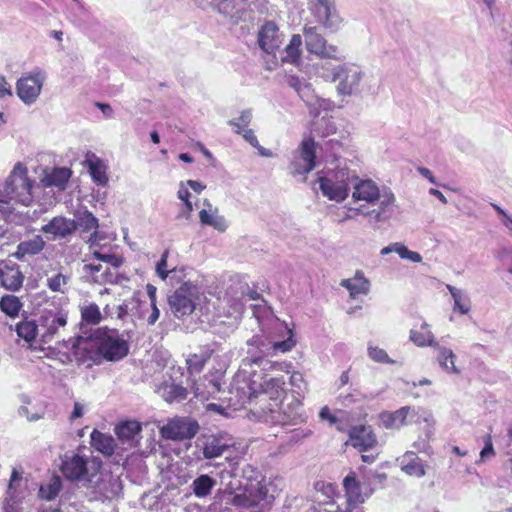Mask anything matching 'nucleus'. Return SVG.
<instances>
[{"instance_id": "2eb2a0df", "label": "nucleus", "mask_w": 512, "mask_h": 512, "mask_svg": "<svg viewBox=\"0 0 512 512\" xmlns=\"http://www.w3.org/2000/svg\"><path fill=\"white\" fill-rule=\"evenodd\" d=\"M46 235H50V240H70L76 232V226L72 219L64 216H55L40 230Z\"/></svg>"}, {"instance_id": "f704fd0d", "label": "nucleus", "mask_w": 512, "mask_h": 512, "mask_svg": "<svg viewBox=\"0 0 512 512\" xmlns=\"http://www.w3.org/2000/svg\"><path fill=\"white\" fill-rule=\"evenodd\" d=\"M400 463L402 470L410 476L422 477L425 475L424 467L414 452H406L402 456Z\"/></svg>"}, {"instance_id": "f3484780", "label": "nucleus", "mask_w": 512, "mask_h": 512, "mask_svg": "<svg viewBox=\"0 0 512 512\" xmlns=\"http://www.w3.org/2000/svg\"><path fill=\"white\" fill-rule=\"evenodd\" d=\"M66 324L67 315L63 312L48 311L43 314L41 316V327L43 329L41 342L44 344L50 343L59 333V329L65 327Z\"/></svg>"}, {"instance_id": "ddd939ff", "label": "nucleus", "mask_w": 512, "mask_h": 512, "mask_svg": "<svg viewBox=\"0 0 512 512\" xmlns=\"http://www.w3.org/2000/svg\"><path fill=\"white\" fill-rule=\"evenodd\" d=\"M305 46L308 52L320 58L337 59L338 47L328 45L325 38L318 33L317 27H304Z\"/></svg>"}, {"instance_id": "f03ea898", "label": "nucleus", "mask_w": 512, "mask_h": 512, "mask_svg": "<svg viewBox=\"0 0 512 512\" xmlns=\"http://www.w3.org/2000/svg\"><path fill=\"white\" fill-rule=\"evenodd\" d=\"M287 338L282 341H276L266 335H254L247 341V357L243 360V365L255 364L263 371L267 370H280L289 371L291 368L290 363L285 362H272L266 357L276 356L279 353H286L290 351L295 345L296 341L293 337V331L287 329Z\"/></svg>"}, {"instance_id": "f8f14e48", "label": "nucleus", "mask_w": 512, "mask_h": 512, "mask_svg": "<svg viewBox=\"0 0 512 512\" xmlns=\"http://www.w3.org/2000/svg\"><path fill=\"white\" fill-rule=\"evenodd\" d=\"M45 78L40 70L22 76L16 84L18 97L27 105L33 104L41 93Z\"/></svg>"}, {"instance_id": "39448f33", "label": "nucleus", "mask_w": 512, "mask_h": 512, "mask_svg": "<svg viewBox=\"0 0 512 512\" xmlns=\"http://www.w3.org/2000/svg\"><path fill=\"white\" fill-rule=\"evenodd\" d=\"M60 470L68 481L81 482L87 488L100 483L98 472H90L88 459L78 453H66L62 457Z\"/></svg>"}, {"instance_id": "9d476101", "label": "nucleus", "mask_w": 512, "mask_h": 512, "mask_svg": "<svg viewBox=\"0 0 512 512\" xmlns=\"http://www.w3.org/2000/svg\"><path fill=\"white\" fill-rule=\"evenodd\" d=\"M166 440L181 441L193 438L199 431L198 422L191 417H174L159 428Z\"/></svg>"}, {"instance_id": "de8ad7c7", "label": "nucleus", "mask_w": 512, "mask_h": 512, "mask_svg": "<svg viewBox=\"0 0 512 512\" xmlns=\"http://www.w3.org/2000/svg\"><path fill=\"white\" fill-rule=\"evenodd\" d=\"M70 277L62 273H57L54 276L48 277L46 280L47 287L52 292L64 294L67 291V285Z\"/></svg>"}, {"instance_id": "cd10ccee", "label": "nucleus", "mask_w": 512, "mask_h": 512, "mask_svg": "<svg viewBox=\"0 0 512 512\" xmlns=\"http://www.w3.org/2000/svg\"><path fill=\"white\" fill-rule=\"evenodd\" d=\"M118 439L129 446H135L140 439L141 425L137 421H125L115 429Z\"/></svg>"}, {"instance_id": "dca6fc26", "label": "nucleus", "mask_w": 512, "mask_h": 512, "mask_svg": "<svg viewBox=\"0 0 512 512\" xmlns=\"http://www.w3.org/2000/svg\"><path fill=\"white\" fill-rule=\"evenodd\" d=\"M234 445L227 435H208L201 439V451L205 459H213L223 455Z\"/></svg>"}, {"instance_id": "3c124183", "label": "nucleus", "mask_w": 512, "mask_h": 512, "mask_svg": "<svg viewBox=\"0 0 512 512\" xmlns=\"http://www.w3.org/2000/svg\"><path fill=\"white\" fill-rule=\"evenodd\" d=\"M367 351L368 356L377 363H394V361L388 356L387 352L384 349H381L377 346L369 345Z\"/></svg>"}, {"instance_id": "aec40b11", "label": "nucleus", "mask_w": 512, "mask_h": 512, "mask_svg": "<svg viewBox=\"0 0 512 512\" xmlns=\"http://www.w3.org/2000/svg\"><path fill=\"white\" fill-rule=\"evenodd\" d=\"M315 5V16L319 23L329 29H336L339 17L336 13L334 0H311Z\"/></svg>"}, {"instance_id": "393cba45", "label": "nucleus", "mask_w": 512, "mask_h": 512, "mask_svg": "<svg viewBox=\"0 0 512 512\" xmlns=\"http://www.w3.org/2000/svg\"><path fill=\"white\" fill-rule=\"evenodd\" d=\"M350 444L360 451H366L376 444V437L370 427L355 426L349 432Z\"/></svg>"}, {"instance_id": "7c9ffc66", "label": "nucleus", "mask_w": 512, "mask_h": 512, "mask_svg": "<svg viewBox=\"0 0 512 512\" xmlns=\"http://www.w3.org/2000/svg\"><path fill=\"white\" fill-rule=\"evenodd\" d=\"M91 446L105 456H111L114 453L116 443L112 436L104 434L98 430H93L90 435Z\"/></svg>"}, {"instance_id": "e433bc0d", "label": "nucleus", "mask_w": 512, "mask_h": 512, "mask_svg": "<svg viewBox=\"0 0 512 512\" xmlns=\"http://www.w3.org/2000/svg\"><path fill=\"white\" fill-rule=\"evenodd\" d=\"M301 46H302V38L299 34H294L289 44L285 47V49L281 52V59L283 62L297 64L300 60L301 56Z\"/></svg>"}, {"instance_id": "9b49d317", "label": "nucleus", "mask_w": 512, "mask_h": 512, "mask_svg": "<svg viewBox=\"0 0 512 512\" xmlns=\"http://www.w3.org/2000/svg\"><path fill=\"white\" fill-rule=\"evenodd\" d=\"M244 495L248 498L249 505H257L267 496V488L262 484L261 473L250 464H245L241 469Z\"/></svg>"}, {"instance_id": "69168bd1", "label": "nucleus", "mask_w": 512, "mask_h": 512, "mask_svg": "<svg viewBox=\"0 0 512 512\" xmlns=\"http://www.w3.org/2000/svg\"><path fill=\"white\" fill-rule=\"evenodd\" d=\"M151 313L146 318V321L149 325H154L156 321L159 319L160 310L158 309L156 303H150Z\"/></svg>"}, {"instance_id": "4be33fe9", "label": "nucleus", "mask_w": 512, "mask_h": 512, "mask_svg": "<svg viewBox=\"0 0 512 512\" xmlns=\"http://www.w3.org/2000/svg\"><path fill=\"white\" fill-rule=\"evenodd\" d=\"M83 274L92 282L98 285L118 283L117 274L108 266H103L101 263H89L83 266Z\"/></svg>"}, {"instance_id": "79ce46f5", "label": "nucleus", "mask_w": 512, "mask_h": 512, "mask_svg": "<svg viewBox=\"0 0 512 512\" xmlns=\"http://www.w3.org/2000/svg\"><path fill=\"white\" fill-rule=\"evenodd\" d=\"M437 350V361L439 365L448 373L458 374L459 370L455 365L456 355L454 352L451 349L442 346H439Z\"/></svg>"}, {"instance_id": "09e8293b", "label": "nucleus", "mask_w": 512, "mask_h": 512, "mask_svg": "<svg viewBox=\"0 0 512 512\" xmlns=\"http://www.w3.org/2000/svg\"><path fill=\"white\" fill-rule=\"evenodd\" d=\"M82 320L88 324L96 325L101 321V312L95 303L84 307L81 311Z\"/></svg>"}, {"instance_id": "8fccbe9b", "label": "nucleus", "mask_w": 512, "mask_h": 512, "mask_svg": "<svg viewBox=\"0 0 512 512\" xmlns=\"http://www.w3.org/2000/svg\"><path fill=\"white\" fill-rule=\"evenodd\" d=\"M290 384L293 387V393L296 394L295 397L299 399V397H303L306 390L307 384L304 380L303 375L300 372H293L290 376Z\"/></svg>"}, {"instance_id": "4d7b16f0", "label": "nucleus", "mask_w": 512, "mask_h": 512, "mask_svg": "<svg viewBox=\"0 0 512 512\" xmlns=\"http://www.w3.org/2000/svg\"><path fill=\"white\" fill-rule=\"evenodd\" d=\"M241 295L238 297L237 302L234 304V310L237 312L242 311L244 307L243 299L245 297V292H247V296L251 300H256L259 297V294L255 291H250L249 287L247 285L240 286Z\"/></svg>"}, {"instance_id": "052dcab7", "label": "nucleus", "mask_w": 512, "mask_h": 512, "mask_svg": "<svg viewBox=\"0 0 512 512\" xmlns=\"http://www.w3.org/2000/svg\"><path fill=\"white\" fill-rule=\"evenodd\" d=\"M297 94L306 103L311 104L313 102L314 94L311 84L306 82Z\"/></svg>"}, {"instance_id": "72a5a7b5", "label": "nucleus", "mask_w": 512, "mask_h": 512, "mask_svg": "<svg viewBox=\"0 0 512 512\" xmlns=\"http://www.w3.org/2000/svg\"><path fill=\"white\" fill-rule=\"evenodd\" d=\"M15 331L19 338L31 344L39 334V325L36 320L25 318L16 324Z\"/></svg>"}, {"instance_id": "412c9836", "label": "nucleus", "mask_w": 512, "mask_h": 512, "mask_svg": "<svg viewBox=\"0 0 512 512\" xmlns=\"http://www.w3.org/2000/svg\"><path fill=\"white\" fill-rule=\"evenodd\" d=\"M213 6L220 14L228 18L233 25H237L244 20L247 14L244 0H223L215 2Z\"/></svg>"}, {"instance_id": "0e129e2a", "label": "nucleus", "mask_w": 512, "mask_h": 512, "mask_svg": "<svg viewBox=\"0 0 512 512\" xmlns=\"http://www.w3.org/2000/svg\"><path fill=\"white\" fill-rule=\"evenodd\" d=\"M242 136L252 147L259 146V141L252 129L243 130Z\"/></svg>"}, {"instance_id": "6e6d98bb", "label": "nucleus", "mask_w": 512, "mask_h": 512, "mask_svg": "<svg viewBox=\"0 0 512 512\" xmlns=\"http://www.w3.org/2000/svg\"><path fill=\"white\" fill-rule=\"evenodd\" d=\"M211 351H204L201 354H194L188 360L187 363L190 369H194L196 372H199L206 361L210 358Z\"/></svg>"}, {"instance_id": "a19ab883", "label": "nucleus", "mask_w": 512, "mask_h": 512, "mask_svg": "<svg viewBox=\"0 0 512 512\" xmlns=\"http://www.w3.org/2000/svg\"><path fill=\"white\" fill-rule=\"evenodd\" d=\"M259 386L264 392L269 393L271 397H279L280 394L285 391V380L283 376L269 377L268 375H265Z\"/></svg>"}, {"instance_id": "1a4fd4ad", "label": "nucleus", "mask_w": 512, "mask_h": 512, "mask_svg": "<svg viewBox=\"0 0 512 512\" xmlns=\"http://www.w3.org/2000/svg\"><path fill=\"white\" fill-rule=\"evenodd\" d=\"M198 287L191 282L183 283L168 297V304L175 317L190 315L196 307Z\"/></svg>"}, {"instance_id": "58836bf2", "label": "nucleus", "mask_w": 512, "mask_h": 512, "mask_svg": "<svg viewBox=\"0 0 512 512\" xmlns=\"http://www.w3.org/2000/svg\"><path fill=\"white\" fill-rule=\"evenodd\" d=\"M215 485V479L208 474H202L193 480L191 488L197 498H204L211 493Z\"/></svg>"}, {"instance_id": "ea45409f", "label": "nucleus", "mask_w": 512, "mask_h": 512, "mask_svg": "<svg viewBox=\"0 0 512 512\" xmlns=\"http://www.w3.org/2000/svg\"><path fill=\"white\" fill-rule=\"evenodd\" d=\"M22 307L23 303L13 294H6L0 299V310L11 318L17 317Z\"/></svg>"}, {"instance_id": "6e6552de", "label": "nucleus", "mask_w": 512, "mask_h": 512, "mask_svg": "<svg viewBox=\"0 0 512 512\" xmlns=\"http://www.w3.org/2000/svg\"><path fill=\"white\" fill-rule=\"evenodd\" d=\"M315 147L313 139H304L293 152L290 174L300 182L306 181V175L315 168Z\"/></svg>"}, {"instance_id": "7ed1b4c3", "label": "nucleus", "mask_w": 512, "mask_h": 512, "mask_svg": "<svg viewBox=\"0 0 512 512\" xmlns=\"http://www.w3.org/2000/svg\"><path fill=\"white\" fill-rule=\"evenodd\" d=\"M27 173V168L21 163L14 166L0 190V197H3L4 203L15 201L28 206L32 202V181Z\"/></svg>"}, {"instance_id": "20e7f679", "label": "nucleus", "mask_w": 512, "mask_h": 512, "mask_svg": "<svg viewBox=\"0 0 512 512\" xmlns=\"http://www.w3.org/2000/svg\"><path fill=\"white\" fill-rule=\"evenodd\" d=\"M353 181H355V171L347 167H338L318 178L322 194L336 202H342L347 198L349 187Z\"/></svg>"}, {"instance_id": "bf43d9fd", "label": "nucleus", "mask_w": 512, "mask_h": 512, "mask_svg": "<svg viewBox=\"0 0 512 512\" xmlns=\"http://www.w3.org/2000/svg\"><path fill=\"white\" fill-rule=\"evenodd\" d=\"M484 442H485V445H484V448L480 452V459H479V461H477V463L484 462L487 459H489L492 456H494V454H495L493 443H492L490 435H487L485 437V441Z\"/></svg>"}, {"instance_id": "b1692460", "label": "nucleus", "mask_w": 512, "mask_h": 512, "mask_svg": "<svg viewBox=\"0 0 512 512\" xmlns=\"http://www.w3.org/2000/svg\"><path fill=\"white\" fill-rule=\"evenodd\" d=\"M410 415H416L415 408L404 406L393 412L381 413L380 420L386 429H399L408 423L407 418Z\"/></svg>"}, {"instance_id": "6ab92c4d", "label": "nucleus", "mask_w": 512, "mask_h": 512, "mask_svg": "<svg viewBox=\"0 0 512 512\" xmlns=\"http://www.w3.org/2000/svg\"><path fill=\"white\" fill-rule=\"evenodd\" d=\"M258 43L260 48L268 54L273 53L282 43L281 34L277 25L272 22H266L258 33Z\"/></svg>"}, {"instance_id": "13d9d810", "label": "nucleus", "mask_w": 512, "mask_h": 512, "mask_svg": "<svg viewBox=\"0 0 512 512\" xmlns=\"http://www.w3.org/2000/svg\"><path fill=\"white\" fill-rule=\"evenodd\" d=\"M169 251L165 250L160 260L156 264V273L162 279L165 280L168 277L170 271L167 270V259H168Z\"/></svg>"}, {"instance_id": "a211bd4d", "label": "nucleus", "mask_w": 512, "mask_h": 512, "mask_svg": "<svg viewBox=\"0 0 512 512\" xmlns=\"http://www.w3.org/2000/svg\"><path fill=\"white\" fill-rule=\"evenodd\" d=\"M353 186V199L357 201H365L368 205H375L378 198L382 196V191H380L377 184L370 180H359L357 174L355 173V181L351 183Z\"/></svg>"}, {"instance_id": "c03bdc74", "label": "nucleus", "mask_w": 512, "mask_h": 512, "mask_svg": "<svg viewBox=\"0 0 512 512\" xmlns=\"http://www.w3.org/2000/svg\"><path fill=\"white\" fill-rule=\"evenodd\" d=\"M89 173L93 181L100 186H106L108 183V177L106 174V166L100 159L88 161Z\"/></svg>"}, {"instance_id": "a18cd8bd", "label": "nucleus", "mask_w": 512, "mask_h": 512, "mask_svg": "<svg viewBox=\"0 0 512 512\" xmlns=\"http://www.w3.org/2000/svg\"><path fill=\"white\" fill-rule=\"evenodd\" d=\"M98 486L100 493L105 498H114L119 495L122 490L121 482L118 478L109 477L108 480H103L102 484H96L94 487Z\"/></svg>"}, {"instance_id": "c85d7f7f", "label": "nucleus", "mask_w": 512, "mask_h": 512, "mask_svg": "<svg viewBox=\"0 0 512 512\" xmlns=\"http://www.w3.org/2000/svg\"><path fill=\"white\" fill-rule=\"evenodd\" d=\"M343 486L347 497V508L344 510V512H350V506L363 503L365 499L361 493V487L356 481L354 472H350L344 478Z\"/></svg>"}, {"instance_id": "2f4dec72", "label": "nucleus", "mask_w": 512, "mask_h": 512, "mask_svg": "<svg viewBox=\"0 0 512 512\" xmlns=\"http://www.w3.org/2000/svg\"><path fill=\"white\" fill-rule=\"evenodd\" d=\"M45 244V241L40 235H35L33 238L22 241L17 245L15 256L17 259L21 260L26 255H36L44 249Z\"/></svg>"}, {"instance_id": "e2e57ef3", "label": "nucleus", "mask_w": 512, "mask_h": 512, "mask_svg": "<svg viewBox=\"0 0 512 512\" xmlns=\"http://www.w3.org/2000/svg\"><path fill=\"white\" fill-rule=\"evenodd\" d=\"M287 85L291 88H293L297 93L300 91V89L304 86L306 83L304 80L300 79L297 76L290 75L287 77Z\"/></svg>"}, {"instance_id": "4c0bfd02", "label": "nucleus", "mask_w": 512, "mask_h": 512, "mask_svg": "<svg viewBox=\"0 0 512 512\" xmlns=\"http://www.w3.org/2000/svg\"><path fill=\"white\" fill-rule=\"evenodd\" d=\"M410 340L419 347L431 346L436 349L439 347L433 333L428 329L427 323L421 325V331L412 329L410 331Z\"/></svg>"}, {"instance_id": "4468645a", "label": "nucleus", "mask_w": 512, "mask_h": 512, "mask_svg": "<svg viewBox=\"0 0 512 512\" xmlns=\"http://www.w3.org/2000/svg\"><path fill=\"white\" fill-rule=\"evenodd\" d=\"M266 421L273 424L290 425L298 424L304 421L302 414V403L294 397L291 403L277 409H270L269 415L266 416Z\"/></svg>"}, {"instance_id": "c9c22d12", "label": "nucleus", "mask_w": 512, "mask_h": 512, "mask_svg": "<svg viewBox=\"0 0 512 512\" xmlns=\"http://www.w3.org/2000/svg\"><path fill=\"white\" fill-rule=\"evenodd\" d=\"M159 393L169 403L183 401L188 395L185 387L175 383H164L160 386Z\"/></svg>"}, {"instance_id": "338daca9", "label": "nucleus", "mask_w": 512, "mask_h": 512, "mask_svg": "<svg viewBox=\"0 0 512 512\" xmlns=\"http://www.w3.org/2000/svg\"><path fill=\"white\" fill-rule=\"evenodd\" d=\"M193 211V205L191 201H186L184 203L182 210L179 212L177 218H185L186 220L190 219L191 213Z\"/></svg>"}, {"instance_id": "a878e982", "label": "nucleus", "mask_w": 512, "mask_h": 512, "mask_svg": "<svg viewBox=\"0 0 512 512\" xmlns=\"http://www.w3.org/2000/svg\"><path fill=\"white\" fill-rule=\"evenodd\" d=\"M76 226V231L79 229L81 232H89L93 230V233L90 236L89 241L94 244L97 241V229H98V219L87 209L77 210L74 213V218L72 219Z\"/></svg>"}, {"instance_id": "423d86ee", "label": "nucleus", "mask_w": 512, "mask_h": 512, "mask_svg": "<svg viewBox=\"0 0 512 512\" xmlns=\"http://www.w3.org/2000/svg\"><path fill=\"white\" fill-rule=\"evenodd\" d=\"M323 77L330 82H337L336 91L339 96L347 97L359 91L364 73L360 67L354 64H343L334 67Z\"/></svg>"}, {"instance_id": "bb28decb", "label": "nucleus", "mask_w": 512, "mask_h": 512, "mask_svg": "<svg viewBox=\"0 0 512 512\" xmlns=\"http://www.w3.org/2000/svg\"><path fill=\"white\" fill-rule=\"evenodd\" d=\"M204 205L209 208L202 209L199 212V219L201 224L211 226L219 232H225L228 228V222L224 216L219 215L218 208H213L208 200L204 201Z\"/></svg>"}, {"instance_id": "5701e85b", "label": "nucleus", "mask_w": 512, "mask_h": 512, "mask_svg": "<svg viewBox=\"0 0 512 512\" xmlns=\"http://www.w3.org/2000/svg\"><path fill=\"white\" fill-rule=\"evenodd\" d=\"M0 274V284L4 289L17 292L22 288L25 277L18 264H5Z\"/></svg>"}, {"instance_id": "c756f323", "label": "nucleus", "mask_w": 512, "mask_h": 512, "mask_svg": "<svg viewBox=\"0 0 512 512\" xmlns=\"http://www.w3.org/2000/svg\"><path fill=\"white\" fill-rule=\"evenodd\" d=\"M341 286L345 287L350 292L352 298H356L360 294H368L370 290V282L365 278L362 271H356L353 278L344 279L341 281Z\"/></svg>"}, {"instance_id": "603ef678", "label": "nucleus", "mask_w": 512, "mask_h": 512, "mask_svg": "<svg viewBox=\"0 0 512 512\" xmlns=\"http://www.w3.org/2000/svg\"><path fill=\"white\" fill-rule=\"evenodd\" d=\"M394 252L402 259H408L415 263L422 261V256L418 252L410 251L405 245L398 242L395 243Z\"/></svg>"}, {"instance_id": "f257e3e1", "label": "nucleus", "mask_w": 512, "mask_h": 512, "mask_svg": "<svg viewBox=\"0 0 512 512\" xmlns=\"http://www.w3.org/2000/svg\"><path fill=\"white\" fill-rule=\"evenodd\" d=\"M65 346H71L74 354L88 352L96 348L97 353L107 361L117 362L129 353L128 341L116 329L100 328L94 334V340L82 336L63 340Z\"/></svg>"}, {"instance_id": "473e14b6", "label": "nucleus", "mask_w": 512, "mask_h": 512, "mask_svg": "<svg viewBox=\"0 0 512 512\" xmlns=\"http://www.w3.org/2000/svg\"><path fill=\"white\" fill-rule=\"evenodd\" d=\"M71 176V170L68 168H54L50 173H46L42 178V183L46 187L55 186L64 189Z\"/></svg>"}, {"instance_id": "680f3d73", "label": "nucleus", "mask_w": 512, "mask_h": 512, "mask_svg": "<svg viewBox=\"0 0 512 512\" xmlns=\"http://www.w3.org/2000/svg\"><path fill=\"white\" fill-rule=\"evenodd\" d=\"M243 378H245V374H243V373H240L235 378V385H236L235 387H237L238 389H241L243 391L244 397H247V396L253 394V392H255L257 390V387L251 386L248 384H246L245 386L239 385L241 379H243Z\"/></svg>"}, {"instance_id": "5fc2aeb1", "label": "nucleus", "mask_w": 512, "mask_h": 512, "mask_svg": "<svg viewBox=\"0 0 512 512\" xmlns=\"http://www.w3.org/2000/svg\"><path fill=\"white\" fill-rule=\"evenodd\" d=\"M140 306V302L135 297L125 300L121 305L117 308V317L118 319L124 320L131 311Z\"/></svg>"}, {"instance_id": "864d4df0", "label": "nucleus", "mask_w": 512, "mask_h": 512, "mask_svg": "<svg viewBox=\"0 0 512 512\" xmlns=\"http://www.w3.org/2000/svg\"><path fill=\"white\" fill-rule=\"evenodd\" d=\"M92 255L96 260L106 263L108 267L118 268L123 263L122 259L115 254L94 251Z\"/></svg>"}, {"instance_id": "0eeeda50", "label": "nucleus", "mask_w": 512, "mask_h": 512, "mask_svg": "<svg viewBox=\"0 0 512 512\" xmlns=\"http://www.w3.org/2000/svg\"><path fill=\"white\" fill-rule=\"evenodd\" d=\"M396 198L389 189L382 191V196L378 198L375 205H361L356 208L357 214L367 219L369 225L373 228H379L381 224L389 221L394 214Z\"/></svg>"}, {"instance_id": "37998d69", "label": "nucleus", "mask_w": 512, "mask_h": 512, "mask_svg": "<svg viewBox=\"0 0 512 512\" xmlns=\"http://www.w3.org/2000/svg\"><path fill=\"white\" fill-rule=\"evenodd\" d=\"M446 288L454 300V310H458L461 314H467L471 306L466 293L450 284H447Z\"/></svg>"}, {"instance_id": "774afa93", "label": "nucleus", "mask_w": 512, "mask_h": 512, "mask_svg": "<svg viewBox=\"0 0 512 512\" xmlns=\"http://www.w3.org/2000/svg\"><path fill=\"white\" fill-rule=\"evenodd\" d=\"M319 416L322 420L329 421L330 425H333L337 422L336 417L331 414L329 408L326 406L320 410Z\"/></svg>"}, {"instance_id": "49530a36", "label": "nucleus", "mask_w": 512, "mask_h": 512, "mask_svg": "<svg viewBox=\"0 0 512 512\" xmlns=\"http://www.w3.org/2000/svg\"><path fill=\"white\" fill-rule=\"evenodd\" d=\"M62 488L61 481L58 477L52 478L49 483L41 485L39 495L46 500H53Z\"/></svg>"}]
</instances>
